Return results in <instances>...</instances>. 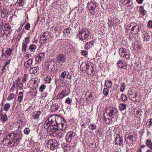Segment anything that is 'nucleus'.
<instances>
[{"label":"nucleus","mask_w":152,"mask_h":152,"mask_svg":"<svg viewBox=\"0 0 152 152\" xmlns=\"http://www.w3.org/2000/svg\"><path fill=\"white\" fill-rule=\"evenodd\" d=\"M55 121L56 126L57 127L58 126L61 130L64 132H66V130L67 128V124L66 122L64 121V118L62 117L55 115Z\"/></svg>","instance_id":"obj_1"},{"label":"nucleus","mask_w":152,"mask_h":152,"mask_svg":"<svg viewBox=\"0 0 152 152\" xmlns=\"http://www.w3.org/2000/svg\"><path fill=\"white\" fill-rule=\"evenodd\" d=\"M137 135L134 132H130L125 137V141L127 144H131L137 140Z\"/></svg>","instance_id":"obj_2"},{"label":"nucleus","mask_w":152,"mask_h":152,"mask_svg":"<svg viewBox=\"0 0 152 152\" xmlns=\"http://www.w3.org/2000/svg\"><path fill=\"white\" fill-rule=\"evenodd\" d=\"M105 112L104 113V115L108 116L111 118H114L117 114L118 110L115 107L110 106L105 109Z\"/></svg>","instance_id":"obj_3"},{"label":"nucleus","mask_w":152,"mask_h":152,"mask_svg":"<svg viewBox=\"0 0 152 152\" xmlns=\"http://www.w3.org/2000/svg\"><path fill=\"white\" fill-rule=\"evenodd\" d=\"M46 145L48 148L51 150H54L58 145L57 140L55 139H51L48 140Z\"/></svg>","instance_id":"obj_4"},{"label":"nucleus","mask_w":152,"mask_h":152,"mask_svg":"<svg viewBox=\"0 0 152 152\" xmlns=\"http://www.w3.org/2000/svg\"><path fill=\"white\" fill-rule=\"evenodd\" d=\"M129 30H131V33L136 34L138 33L139 30L138 26L137 23L134 22H132L127 26Z\"/></svg>","instance_id":"obj_5"},{"label":"nucleus","mask_w":152,"mask_h":152,"mask_svg":"<svg viewBox=\"0 0 152 152\" xmlns=\"http://www.w3.org/2000/svg\"><path fill=\"white\" fill-rule=\"evenodd\" d=\"M90 35V33L88 30L84 28L80 30L79 33V39L83 41L86 40L88 38Z\"/></svg>","instance_id":"obj_6"},{"label":"nucleus","mask_w":152,"mask_h":152,"mask_svg":"<svg viewBox=\"0 0 152 152\" xmlns=\"http://www.w3.org/2000/svg\"><path fill=\"white\" fill-rule=\"evenodd\" d=\"M20 135L18 134L15 133H10V146H13L15 143L19 139Z\"/></svg>","instance_id":"obj_7"},{"label":"nucleus","mask_w":152,"mask_h":152,"mask_svg":"<svg viewBox=\"0 0 152 152\" xmlns=\"http://www.w3.org/2000/svg\"><path fill=\"white\" fill-rule=\"evenodd\" d=\"M51 36V34L50 32L46 31L43 33V34L40 37L39 42L42 45L45 44L47 40Z\"/></svg>","instance_id":"obj_8"},{"label":"nucleus","mask_w":152,"mask_h":152,"mask_svg":"<svg viewBox=\"0 0 152 152\" xmlns=\"http://www.w3.org/2000/svg\"><path fill=\"white\" fill-rule=\"evenodd\" d=\"M55 115H53L50 116L45 122L44 124L45 127H46L47 126H56L55 121Z\"/></svg>","instance_id":"obj_9"},{"label":"nucleus","mask_w":152,"mask_h":152,"mask_svg":"<svg viewBox=\"0 0 152 152\" xmlns=\"http://www.w3.org/2000/svg\"><path fill=\"white\" fill-rule=\"evenodd\" d=\"M3 34L4 36H6L7 38L10 37V27L8 25H6L4 26V29L3 30L2 28H0V37L3 36Z\"/></svg>","instance_id":"obj_10"},{"label":"nucleus","mask_w":152,"mask_h":152,"mask_svg":"<svg viewBox=\"0 0 152 152\" xmlns=\"http://www.w3.org/2000/svg\"><path fill=\"white\" fill-rule=\"evenodd\" d=\"M47 133L50 136H56V133L58 129L56 126H47Z\"/></svg>","instance_id":"obj_11"},{"label":"nucleus","mask_w":152,"mask_h":152,"mask_svg":"<svg viewBox=\"0 0 152 152\" xmlns=\"http://www.w3.org/2000/svg\"><path fill=\"white\" fill-rule=\"evenodd\" d=\"M92 65V63L90 61L83 63L80 65V69L83 72H86Z\"/></svg>","instance_id":"obj_12"},{"label":"nucleus","mask_w":152,"mask_h":152,"mask_svg":"<svg viewBox=\"0 0 152 152\" xmlns=\"http://www.w3.org/2000/svg\"><path fill=\"white\" fill-rule=\"evenodd\" d=\"M75 134V132H69L66 134V140L68 142H71L72 140L74 138Z\"/></svg>","instance_id":"obj_13"},{"label":"nucleus","mask_w":152,"mask_h":152,"mask_svg":"<svg viewBox=\"0 0 152 152\" xmlns=\"http://www.w3.org/2000/svg\"><path fill=\"white\" fill-rule=\"evenodd\" d=\"M61 104L58 102L53 103L51 106V110L52 111L55 112L57 111L60 107Z\"/></svg>","instance_id":"obj_14"},{"label":"nucleus","mask_w":152,"mask_h":152,"mask_svg":"<svg viewBox=\"0 0 152 152\" xmlns=\"http://www.w3.org/2000/svg\"><path fill=\"white\" fill-rule=\"evenodd\" d=\"M56 58L58 61L64 63L66 61V57L62 54H60L56 56Z\"/></svg>","instance_id":"obj_15"},{"label":"nucleus","mask_w":152,"mask_h":152,"mask_svg":"<svg viewBox=\"0 0 152 152\" xmlns=\"http://www.w3.org/2000/svg\"><path fill=\"white\" fill-rule=\"evenodd\" d=\"M67 91L66 90H64L61 92H59L57 96V99H63L64 96H66L68 95V94H66Z\"/></svg>","instance_id":"obj_16"},{"label":"nucleus","mask_w":152,"mask_h":152,"mask_svg":"<svg viewBox=\"0 0 152 152\" xmlns=\"http://www.w3.org/2000/svg\"><path fill=\"white\" fill-rule=\"evenodd\" d=\"M86 72L87 74L89 75H94L95 74L96 72L94 68V66H93L92 64V65L90 66Z\"/></svg>","instance_id":"obj_17"},{"label":"nucleus","mask_w":152,"mask_h":152,"mask_svg":"<svg viewBox=\"0 0 152 152\" xmlns=\"http://www.w3.org/2000/svg\"><path fill=\"white\" fill-rule=\"evenodd\" d=\"M33 60L31 59H29L24 63V66L28 69L31 66Z\"/></svg>","instance_id":"obj_18"},{"label":"nucleus","mask_w":152,"mask_h":152,"mask_svg":"<svg viewBox=\"0 0 152 152\" xmlns=\"http://www.w3.org/2000/svg\"><path fill=\"white\" fill-rule=\"evenodd\" d=\"M0 119L3 123H4L7 119L6 114L5 113H2V110L0 112Z\"/></svg>","instance_id":"obj_19"},{"label":"nucleus","mask_w":152,"mask_h":152,"mask_svg":"<svg viewBox=\"0 0 152 152\" xmlns=\"http://www.w3.org/2000/svg\"><path fill=\"white\" fill-rule=\"evenodd\" d=\"M45 58L44 53H41L39 54L37 56L36 58V61L38 62L41 61L42 60L44 59Z\"/></svg>","instance_id":"obj_20"},{"label":"nucleus","mask_w":152,"mask_h":152,"mask_svg":"<svg viewBox=\"0 0 152 152\" xmlns=\"http://www.w3.org/2000/svg\"><path fill=\"white\" fill-rule=\"evenodd\" d=\"M117 65L120 68H123L124 69H126L127 67V65L126 63H123L120 60L117 63Z\"/></svg>","instance_id":"obj_21"},{"label":"nucleus","mask_w":152,"mask_h":152,"mask_svg":"<svg viewBox=\"0 0 152 152\" xmlns=\"http://www.w3.org/2000/svg\"><path fill=\"white\" fill-rule=\"evenodd\" d=\"M94 45V42L91 41L86 43L85 46V48L86 49H90Z\"/></svg>","instance_id":"obj_22"},{"label":"nucleus","mask_w":152,"mask_h":152,"mask_svg":"<svg viewBox=\"0 0 152 152\" xmlns=\"http://www.w3.org/2000/svg\"><path fill=\"white\" fill-rule=\"evenodd\" d=\"M127 53V51L126 49L125 48H121L119 50V54L121 56L123 57L124 56L125 54Z\"/></svg>","instance_id":"obj_23"},{"label":"nucleus","mask_w":152,"mask_h":152,"mask_svg":"<svg viewBox=\"0 0 152 152\" xmlns=\"http://www.w3.org/2000/svg\"><path fill=\"white\" fill-rule=\"evenodd\" d=\"M38 70V67H34L30 68L29 70V72L31 74H35L37 73Z\"/></svg>","instance_id":"obj_24"},{"label":"nucleus","mask_w":152,"mask_h":152,"mask_svg":"<svg viewBox=\"0 0 152 152\" xmlns=\"http://www.w3.org/2000/svg\"><path fill=\"white\" fill-rule=\"evenodd\" d=\"M118 137L117 136L115 138V141L117 142L118 141V144L121 146L123 142V139L122 137H120L119 135H118Z\"/></svg>","instance_id":"obj_25"},{"label":"nucleus","mask_w":152,"mask_h":152,"mask_svg":"<svg viewBox=\"0 0 152 152\" xmlns=\"http://www.w3.org/2000/svg\"><path fill=\"white\" fill-rule=\"evenodd\" d=\"M41 112L40 111L34 112L33 114V117L35 119L38 118L40 115Z\"/></svg>","instance_id":"obj_26"},{"label":"nucleus","mask_w":152,"mask_h":152,"mask_svg":"<svg viewBox=\"0 0 152 152\" xmlns=\"http://www.w3.org/2000/svg\"><path fill=\"white\" fill-rule=\"evenodd\" d=\"M87 7L89 10L95 9L96 6L95 3L91 2L88 4Z\"/></svg>","instance_id":"obj_27"},{"label":"nucleus","mask_w":152,"mask_h":152,"mask_svg":"<svg viewBox=\"0 0 152 152\" xmlns=\"http://www.w3.org/2000/svg\"><path fill=\"white\" fill-rule=\"evenodd\" d=\"M47 87L44 84H42L39 87V91L41 93L43 92L45 90L47 89Z\"/></svg>","instance_id":"obj_28"},{"label":"nucleus","mask_w":152,"mask_h":152,"mask_svg":"<svg viewBox=\"0 0 152 152\" xmlns=\"http://www.w3.org/2000/svg\"><path fill=\"white\" fill-rule=\"evenodd\" d=\"M105 86L109 88H110L112 86V83L110 80H107L105 81Z\"/></svg>","instance_id":"obj_29"},{"label":"nucleus","mask_w":152,"mask_h":152,"mask_svg":"<svg viewBox=\"0 0 152 152\" xmlns=\"http://www.w3.org/2000/svg\"><path fill=\"white\" fill-rule=\"evenodd\" d=\"M56 136H54V137H56L58 138H60L64 135L61 132H60L58 129L56 131Z\"/></svg>","instance_id":"obj_30"},{"label":"nucleus","mask_w":152,"mask_h":152,"mask_svg":"<svg viewBox=\"0 0 152 152\" xmlns=\"http://www.w3.org/2000/svg\"><path fill=\"white\" fill-rule=\"evenodd\" d=\"M66 71H64L62 72L61 74V75L59 76V79L60 80V81H64V78H66Z\"/></svg>","instance_id":"obj_31"},{"label":"nucleus","mask_w":152,"mask_h":152,"mask_svg":"<svg viewBox=\"0 0 152 152\" xmlns=\"http://www.w3.org/2000/svg\"><path fill=\"white\" fill-rule=\"evenodd\" d=\"M48 67L51 68L52 70L55 69V63L53 61H51V62L48 63Z\"/></svg>","instance_id":"obj_32"},{"label":"nucleus","mask_w":152,"mask_h":152,"mask_svg":"<svg viewBox=\"0 0 152 152\" xmlns=\"http://www.w3.org/2000/svg\"><path fill=\"white\" fill-rule=\"evenodd\" d=\"M36 46L34 44L31 45L29 47V49L31 52L33 53L35 51Z\"/></svg>","instance_id":"obj_33"},{"label":"nucleus","mask_w":152,"mask_h":152,"mask_svg":"<svg viewBox=\"0 0 152 152\" xmlns=\"http://www.w3.org/2000/svg\"><path fill=\"white\" fill-rule=\"evenodd\" d=\"M107 116H107V115H106V116H105L104 114V120L105 122L107 124L112 123V121H111L110 119L107 117Z\"/></svg>","instance_id":"obj_34"},{"label":"nucleus","mask_w":152,"mask_h":152,"mask_svg":"<svg viewBox=\"0 0 152 152\" xmlns=\"http://www.w3.org/2000/svg\"><path fill=\"white\" fill-rule=\"evenodd\" d=\"M144 40L146 41H148L150 38V36L148 33L146 32L144 35Z\"/></svg>","instance_id":"obj_35"},{"label":"nucleus","mask_w":152,"mask_h":152,"mask_svg":"<svg viewBox=\"0 0 152 152\" xmlns=\"http://www.w3.org/2000/svg\"><path fill=\"white\" fill-rule=\"evenodd\" d=\"M27 48V43L26 42H23L22 45V51L24 52H26Z\"/></svg>","instance_id":"obj_36"},{"label":"nucleus","mask_w":152,"mask_h":152,"mask_svg":"<svg viewBox=\"0 0 152 152\" xmlns=\"http://www.w3.org/2000/svg\"><path fill=\"white\" fill-rule=\"evenodd\" d=\"M139 11L142 15H144L146 13V11L144 10L143 7L142 6H141L140 7Z\"/></svg>","instance_id":"obj_37"},{"label":"nucleus","mask_w":152,"mask_h":152,"mask_svg":"<svg viewBox=\"0 0 152 152\" xmlns=\"http://www.w3.org/2000/svg\"><path fill=\"white\" fill-rule=\"evenodd\" d=\"M126 104L124 103L120 104L119 105V108L120 110H123L126 108Z\"/></svg>","instance_id":"obj_38"},{"label":"nucleus","mask_w":152,"mask_h":152,"mask_svg":"<svg viewBox=\"0 0 152 152\" xmlns=\"http://www.w3.org/2000/svg\"><path fill=\"white\" fill-rule=\"evenodd\" d=\"M23 92H20L18 95V100L19 102V103L20 102L23 98Z\"/></svg>","instance_id":"obj_39"},{"label":"nucleus","mask_w":152,"mask_h":152,"mask_svg":"<svg viewBox=\"0 0 152 152\" xmlns=\"http://www.w3.org/2000/svg\"><path fill=\"white\" fill-rule=\"evenodd\" d=\"M45 82L47 83H49L51 80V77L49 76H47L45 78Z\"/></svg>","instance_id":"obj_40"},{"label":"nucleus","mask_w":152,"mask_h":152,"mask_svg":"<svg viewBox=\"0 0 152 152\" xmlns=\"http://www.w3.org/2000/svg\"><path fill=\"white\" fill-rule=\"evenodd\" d=\"M10 108V104L9 103H6L4 107V110L6 111H8Z\"/></svg>","instance_id":"obj_41"},{"label":"nucleus","mask_w":152,"mask_h":152,"mask_svg":"<svg viewBox=\"0 0 152 152\" xmlns=\"http://www.w3.org/2000/svg\"><path fill=\"white\" fill-rule=\"evenodd\" d=\"M121 100L124 102L126 101L127 100V98L126 96L123 94H122L121 95Z\"/></svg>","instance_id":"obj_42"},{"label":"nucleus","mask_w":152,"mask_h":152,"mask_svg":"<svg viewBox=\"0 0 152 152\" xmlns=\"http://www.w3.org/2000/svg\"><path fill=\"white\" fill-rule=\"evenodd\" d=\"M26 20L25 19H24L23 20V23H22L21 24L20 28H18V29L17 30V31L18 32L20 31L21 30L24 25L25 24V23H26Z\"/></svg>","instance_id":"obj_43"},{"label":"nucleus","mask_w":152,"mask_h":152,"mask_svg":"<svg viewBox=\"0 0 152 152\" xmlns=\"http://www.w3.org/2000/svg\"><path fill=\"white\" fill-rule=\"evenodd\" d=\"M89 128L92 130H95L96 127V125L95 124H91L89 126Z\"/></svg>","instance_id":"obj_44"},{"label":"nucleus","mask_w":152,"mask_h":152,"mask_svg":"<svg viewBox=\"0 0 152 152\" xmlns=\"http://www.w3.org/2000/svg\"><path fill=\"white\" fill-rule=\"evenodd\" d=\"M125 86V85L124 83H122L120 89L121 92H123L124 91Z\"/></svg>","instance_id":"obj_45"},{"label":"nucleus","mask_w":152,"mask_h":152,"mask_svg":"<svg viewBox=\"0 0 152 152\" xmlns=\"http://www.w3.org/2000/svg\"><path fill=\"white\" fill-rule=\"evenodd\" d=\"M72 102V99L69 97L67 98L65 101V102L69 104H71Z\"/></svg>","instance_id":"obj_46"},{"label":"nucleus","mask_w":152,"mask_h":152,"mask_svg":"<svg viewBox=\"0 0 152 152\" xmlns=\"http://www.w3.org/2000/svg\"><path fill=\"white\" fill-rule=\"evenodd\" d=\"M109 90L107 88L104 89L103 90V93L105 96H107L108 94Z\"/></svg>","instance_id":"obj_47"},{"label":"nucleus","mask_w":152,"mask_h":152,"mask_svg":"<svg viewBox=\"0 0 152 152\" xmlns=\"http://www.w3.org/2000/svg\"><path fill=\"white\" fill-rule=\"evenodd\" d=\"M28 77V75L27 74H25L24 75L23 78L22 80V81L23 83H25L26 80H27Z\"/></svg>","instance_id":"obj_48"},{"label":"nucleus","mask_w":152,"mask_h":152,"mask_svg":"<svg viewBox=\"0 0 152 152\" xmlns=\"http://www.w3.org/2000/svg\"><path fill=\"white\" fill-rule=\"evenodd\" d=\"M151 143V140L148 139L146 140L145 144L148 146H149Z\"/></svg>","instance_id":"obj_49"},{"label":"nucleus","mask_w":152,"mask_h":152,"mask_svg":"<svg viewBox=\"0 0 152 152\" xmlns=\"http://www.w3.org/2000/svg\"><path fill=\"white\" fill-rule=\"evenodd\" d=\"M30 132V130L28 128H26L24 130V133L28 135Z\"/></svg>","instance_id":"obj_50"},{"label":"nucleus","mask_w":152,"mask_h":152,"mask_svg":"<svg viewBox=\"0 0 152 152\" xmlns=\"http://www.w3.org/2000/svg\"><path fill=\"white\" fill-rule=\"evenodd\" d=\"M147 26L148 28H152V20H150L148 21Z\"/></svg>","instance_id":"obj_51"},{"label":"nucleus","mask_w":152,"mask_h":152,"mask_svg":"<svg viewBox=\"0 0 152 152\" xmlns=\"http://www.w3.org/2000/svg\"><path fill=\"white\" fill-rule=\"evenodd\" d=\"M10 49H8L5 52V55L7 57H8L9 56Z\"/></svg>","instance_id":"obj_52"},{"label":"nucleus","mask_w":152,"mask_h":152,"mask_svg":"<svg viewBox=\"0 0 152 152\" xmlns=\"http://www.w3.org/2000/svg\"><path fill=\"white\" fill-rule=\"evenodd\" d=\"M23 0H19L18 1V5L19 6H22L23 3Z\"/></svg>","instance_id":"obj_53"},{"label":"nucleus","mask_w":152,"mask_h":152,"mask_svg":"<svg viewBox=\"0 0 152 152\" xmlns=\"http://www.w3.org/2000/svg\"><path fill=\"white\" fill-rule=\"evenodd\" d=\"M30 26V25L29 23H28L26 25L25 28L27 30H28L29 29Z\"/></svg>","instance_id":"obj_54"},{"label":"nucleus","mask_w":152,"mask_h":152,"mask_svg":"<svg viewBox=\"0 0 152 152\" xmlns=\"http://www.w3.org/2000/svg\"><path fill=\"white\" fill-rule=\"evenodd\" d=\"M81 54L85 56L88 53V51L86 50H83L81 51Z\"/></svg>","instance_id":"obj_55"},{"label":"nucleus","mask_w":152,"mask_h":152,"mask_svg":"<svg viewBox=\"0 0 152 152\" xmlns=\"http://www.w3.org/2000/svg\"><path fill=\"white\" fill-rule=\"evenodd\" d=\"M48 95V93L47 92H44L42 94V97L44 98H45Z\"/></svg>","instance_id":"obj_56"},{"label":"nucleus","mask_w":152,"mask_h":152,"mask_svg":"<svg viewBox=\"0 0 152 152\" xmlns=\"http://www.w3.org/2000/svg\"><path fill=\"white\" fill-rule=\"evenodd\" d=\"M15 97V96L14 94L12 93L10 94V100L13 98H14Z\"/></svg>","instance_id":"obj_57"},{"label":"nucleus","mask_w":152,"mask_h":152,"mask_svg":"<svg viewBox=\"0 0 152 152\" xmlns=\"http://www.w3.org/2000/svg\"><path fill=\"white\" fill-rule=\"evenodd\" d=\"M123 57H124L126 59H128L130 58V56L127 52L126 54H125L124 56H123Z\"/></svg>","instance_id":"obj_58"},{"label":"nucleus","mask_w":152,"mask_h":152,"mask_svg":"<svg viewBox=\"0 0 152 152\" xmlns=\"http://www.w3.org/2000/svg\"><path fill=\"white\" fill-rule=\"evenodd\" d=\"M148 121L149 124V126L150 127L151 126L152 124V119L150 118L148 120Z\"/></svg>","instance_id":"obj_59"},{"label":"nucleus","mask_w":152,"mask_h":152,"mask_svg":"<svg viewBox=\"0 0 152 152\" xmlns=\"http://www.w3.org/2000/svg\"><path fill=\"white\" fill-rule=\"evenodd\" d=\"M89 10H90V12L91 14L92 15H94L96 13L95 9H91Z\"/></svg>","instance_id":"obj_60"},{"label":"nucleus","mask_w":152,"mask_h":152,"mask_svg":"<svg viewBox=\"0 0 152 152\" xmlns=\"http://www.w3.org/2000/svg\"><path fill=\"white\" fill-rule=\"evenodd\" d=\"M9 63H10V60H7L6 63H5V64L4 65V67H6L7 66V65Z\"/></svg>","instance_id":"obj_61"},{"label":"nucleus","mask_w":152,"mask_h":152,"mask_svg":"<svg viewBox=\"0 0 152 152\" xmlns=\"http://www.w3.org/2000/svg\"><path fill=\"white\" fill-rule=\"evenodd\" d=\"M29 39V38L28 37H26L25 38V41L24 42H27V43L28 42V40Z\"/></svg>","instance_id":"obj_62"},{"label":"nucleus","mask_w":152,"mask_h":152,"mask_svg":"<svg viewBox=\"0 0 152 152\" xmlns=\"http://www.w3.org/2000/svg\"><path fill=\"white\" fill-rule=\"evenodd\" d=\"M143 0H136L137 2L140 4H141L143 1Z\"/></svg>","instance_id":"obj_63"},{"label":"nucleus","mask_w":152,"mask_h":152,"mask_svg":"<svg viewBox=\"0 0 152 152\" xmlns=\"http://www.w3.org/2000/svg\"><path fill=\"white\" fill-rule=\"evenodd\" d=\"M92 97H93V96L92 95V93H91L90 94H89L88 96V99H90Z\"/></svg>","instance_id":"obj_64"}]
</instances>
